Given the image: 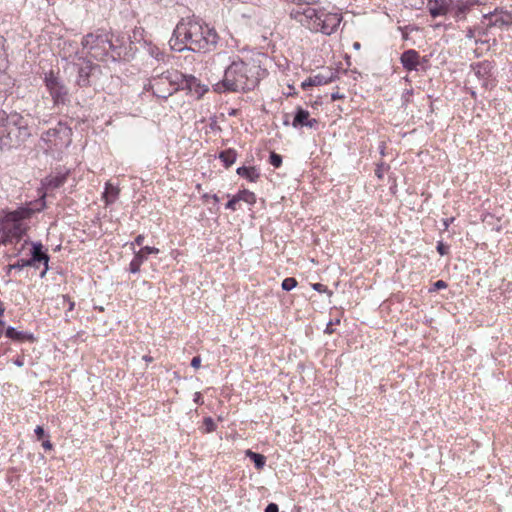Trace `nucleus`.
<instances>
[{"mask_svg":"<svg viewBox=\"0 0 512 512\" xmlns=\"http://www.w3.org/2000/svg\"><path fill=\"white\" fill-rule=\"evenodd\" d=\"M219 36L216 30L192 17L182 18L176 25L169 43L173 50L210 52L217 46Z\"/></svg>","mask_w":512,"mask_h":512,"instance_id":"obj_1","label":"nucleus"},{"mask_svg":"<svg viewBox=\"0 0 512 512\" xmlns=\"http://www.w3.org/2000/svg\"><path fill=\"white\" fill-rule=\"evenodd\" d=\"M258 74L257 66L238 58L226 67L223 79L213 84V90L217 93L251 91L259 84Z\"/></svg>","mask_w":512,"mask_h":512,"instance_id":"obj_2","label":"nucleus"},{"mask_svg":"<svg viewBox=\"0 0 512 512\" xmlns=\"http://www.w3.org/2000/svg\"><path fill=\"white\" fill-rule=\"evenodd\" d=\"M290 17L311 32L333 34L342 21L340 13L316 10L311 6L299 5L290 10Z\"/></svg>","mask_w":512,"mask_h":512,"instance_id":"obj_3","label":"nucleus"},{"mask_svg":"<svg viewBox=\"0 0 512 512\" xmlns=\"http://www.w3.org/2000/svg\"><path fill=\"white\" fill-rule=\"evenodd\" d=\"M44 207L45 202L43 199H40L35 203L30 202L15 210H1L0 232H5L19 242L30 229L27 221H29L35 213L42 211Z\"/></svg>","mask_w":512,"mask_h":512,"instance_id":"obj_4","label":"nucleus"},{"mask_svg":"<svg viewBox=\"0 0 512 512\" xmlns=\"http://www.w3.org/2000/svg\"><path fill=\"white\" fill-rule=\"evenodd\" d=\"M82 46L92 58L98 61H107L108 59L116 61L121 56L120 47L113 43L109 33L101 30L84 36Z\"/></svg>","mask_w":512,"mask_h":512,"instance_id":"obj_5","label":"nucleus"},{"mask_svg":"<svg viewBox=\"0 0 512 512\" xmlns=\"http://www.w3.org/2000/svg\"><path fill=\"white\" fill-rule=\"evenodd\" d=\"M181 79L182 72L176 69H167L162 72L154 69L151 78L144 88L147 91L151 90L154 96L166 100L181 90Z\"/></svg>","mask_w":512,"mask_h":512,"instance_id":"obj_6","label":"nucleus"},{"mask_svg":"<svg viewBox=\"0 0 512 512\" xmlns=\"http://www.w3.org/2000/svg\"><path fill=\"white\" fill-rule=\"evenodd\" d=\"M479 0H428V9L432 17L449 15L456 21L466 19L467 14Z\"/></svg>","mask_w":512,"mask_h":512,"instance_id":"obj_7","label":"nucleus"},{"mask_svg":"<svg viewBox=\"0 0 512 512\" xmlns=\"http://www.w3.org/2000/svg\"><path fill=\"white\" fill-rule=\"evenodd\" d=\"M21 119L17 113L7 115L5 111H0V151L9 150L18 144L14 138L16 131L24 136L28 135L27 127L20 126Z\"/></svg>","mask_w":512,"mask_h":512,"instance_id":"obj_8","label":"nucleus"},{"mask_svg":"<svg viewBox=\"0 0 512 512\" xmlns=\"http://www.w3.org/2000/svg\"><path fill=\"white\" fill-rule=\"evenodd\" d=\"M72 130L63 122L58 124L41 136V140L45 142L49 149H62L68 147L71 143Z\"/></svg>","mask_w":512,"mask_h":512,"instance_id":"obj_9","label":"nucleus"},{"mask_svg":"<svg viewBox=\"0 0 512 512\" xmlns=\"http://www.w3.org/2000/svg\"><path fill=\"white\" fill-rule=\"evenodd\" d=\"M44 83L55 107L66 105L69 102L68 88L53 71L45 73Z\"/></svg>","mask_w":512,"mask_h":512,"instance_id":"obj_10","label":"nucleus"},{"mask_svg":"<svg viewBox=\"0 0 512 512\" xmlns=\"http://www.w3.org/2000/svg\"><path fill=\"white\" fill-rule=\"evenodd\" d=\"M181 90H187L188 93L196 95L197 98L202 97L207 91L208 87L200 82L193 75H186L182 73V79L180 80Z\"/></svg>","mask_w":512,"mask_h":512,"instance_id":"obj_11","label":"nucleus"},{"mask_svg":"<svg viewBox=\"0 0 512 512\" xmlns=\"http://www.w3.org/2000/svg\"><path fill=\"white\" fill-rule=\"evenodd\" d=\"M31 246V257L27 260L31 262V267L34 268H38V263L43 262L45 268L41 272L40 276L44 277L49 269V255L43 250L44 247L41 242H32Z\"/></svg>","mask_w":512,"mask_h":512,"instance_id":"obj_12","label":"nucleus"},{"mask_svg":"<svg viewBox=\"0 0 512 512\" xmlns=\"http://www.w3.org/2000/svg\"><path fill=\"white\" fill-rule=\"evenodd\" d=\"M483 19L489 20L487 27H509L512 25V13L507 11L498 12L495 9L493 12H489L483 15Z\"/></svg>","mask_w":512,"mask_h":512,"instance_id":"obj_13","label":"nucleus"},{"mask_svg":"<svg viewBox=\"0 0 512 512\" xmlns=\"http://www.w3.org/2000/svg\"><path fill=\"white\" fill-rule=\"evenodd\" d=\"M99 69L100 67L97 64H94L91 61H84V63L78 68V76L76 80L77 85L80 87L89 86L90 77Z\"/></svg>","mask_w":512,"mask_h":512,"instance_id":"obj_14","label":"nucleus"},{"mask_svg":"<svg viewBox=\"0 0 512 512\" xmlns=\"http://www.w3.org/2000/svg\"><path fill=\"white\" fill-rule=\"evenodd\" d=\"M309 116H310L309 111L298 106L295 111L292 126L294 128H299V127H304V126L309 127V128H314L318 124V121L314 118H310Z\"/></svg>","mask_w":512,"mask_h":512,"instance_id":"obj_15","label":"nucleus"},{"mask_svg":"<svg viewBox=\"0 0 512 512\" xmlns=\"http://www.w3.org/2000/svg\"><path fill=\"white\" fill-rule=\"evenodd\" d=\"M400 62L407 71H417L420 65V55L414 49H408L401 54Z\"/></svg>","mask_w":512,"mask_h":512,"instance_id":"obj_16","label":"nucleus"},{"mask_svg":"<svg viewBox=\"0 0 512 512\" xmlns=\"http://www.w3.org/2000/svg\"><path fill=\"white\" fill-rule=\"evenodd\" d=\"M332 80H333L332 74L330 76H325L323 74H317V75L311 76V77L307 78L306 80H304L301 83V87H302V89L306 90L309 87L321 86V85L328 84V83L332 82Z\"/></svg>","mask_w":512,"mask_h":512,"instance_id":"obj_17","label":"nucleus"},{"mask_svg":"<svg viewBox=\"0 0 512 512\" xmlns=\"http://www.w3.org/2000/svg\"><path fill=\"white\" fill-rule=\"evenodd\" d=\"M5 335L7 338L12 339L14 341L24 342L29 341L33 342L35 340L33 334L24 332V331H18L16 328L9 326L6 331Z\"/></svg>","mask_w":512,"mask_h":512,"instance_id":"obj_18","label":"nucleus"},{"mask_svg":"<svg viewBox=\"0 0 512 512\" xmlns=\"http://www.w3.org/2000/svg\"><path fill=\"white\" fill-rule=\"evenodd\" d=\"M236 172L250 182H256L260 177L258 169L254 166H241L237 168Z\"/></svg>","mask_w":512,"mask_h":512,"instance_id":"obj_19","label":"nucleus"},{"mask_svg":"<svg viewBox=\"0 0 512 512\" xmlns=\"http://www.w3.org/2000/svg\"><path fill=\"white\" fill-rule=\"evenodd\" d=\"M119 188L112 185L110 182L105 184V190L103 192V199L106 205L114 203L119 195Z\"/></svg>","mask_w":512,"mask_h":512,"instance_id":"obj_20","label":"nucleus"},{"mask_svg":"<svg viewBox=\"0 0 512 512\" xmlns=\"http://www.w3.org/2000/svg\"><path fill=\"white\" fill-rule=\"evenodd\" d=\"M67 180V173H60L54 176H49L45 179V185L49 189H57L61 187Z\"/></svg>","mask_w":512,"mask_h":512,"instance_id":"obj_21","label":"nucleus"},{"mask_svg":"<svg viewBox=\"0 0 512 512\" xmlns=\"http://www.w3.org/2000/svg\"><path fill=\"white\" fill-rule=\"evenodd\" d=\"M219 158L223 162L226 168L233 165L237 158V152L235 149L229 148L219 153Z\"/></svg>","mask_w":512,"mask_h":512,"instance_id":"obj_22","label":"nucleus"},{"mask_svg":"<svg viewBox=\"0 0 512 512\" xmlns=\"http://www.w3.org/2000/svg\"><path fill=\"white\" fill-rule=\"evenodd\" d=\"M245 455L254 462L255 468L258 470L263 469L266 464V457L262 454L253 452L251 450H246Z\"/></svg>","mask_w":512,"mask_h":512,"instance_id":"obj_23","label":"nucleus"},{"mask_svg":"<svg viewBox=\"0 0 512 512\" xmlns=\"http://www.w3.org/2000/svg\"><path fill=\"white\" fill-rule=\"evenodd\" d=\"M236 195H237V198L239 201H244L250 205H253L256 202L255 193H253L249 190H246V189L240 190Z\"/></svg>","mask_w":512,"mask_h":512,"instance_id":"obj_24","label":"nucleus"},{"mask_svg":"<svg viewBox=\"0 0 512 512\" xmlns=\"http://www.w3.org/2000/svg\"><path fill=\"white\" fill-rule=\"evenodd\" d=\"M159 250L155 247L145 246L141 248L138 252L135 253L134 256H140L143 258V262L147 260L149 254H157Z\"/></svg>","mask_w":512,"mask_h":512,"instance_id":"obj_25","label":"nucleus"},{"mask_svg":"<svg viewBox=\"0 0 512 512\" xmlns=\"http://www.w3.org/2000/svg\"><path fill=\"white\" fill-rule=\"evenodd\" d=\"M142 263L143 258H141L140 256H134L132 261L130 262L129 271L131 273H138L140 271Z\"/></svg>","mask_w":512,"mask_h":512,"instance_id":"obj_26","label":"nucleus"},{"mask_svg":"<svg viewBox=\"0 0 512 512\" xmlns=\"http://www.w3.org/2000/svg\"><path fill=\"white\" fill-rule=\"evenodd\" d=\"M298 282L293 277H287L282 281L281 287L285 291H291L297 286Z\"/></svg>","mask_w":512,"mask_h":512,"instance_id":"obj_27","label":"nucleus"},{"mask_svg":"<svg viewBox=\"0 0 512 512\" xmlns=\"http://www.w3.org/2000/svg\"><path fill=\"white\" fill-rule=\"evenodd\" d=\"M216 429V424L211 417H205L203 420V431L211 433Z\"/></svg>","mask_w":512,"mask_h":512,"instance_id":"obj_28","label":"nucleus"},{"mask_svg":"<svg viewBox=\"0 0 512 512\" xmlns=\"http://www.w3.org/2000/svg\"><path fill=\"white\" fill-rule=\"evenodd\" d=\"M477 68H478L477 72H476L477 74L486 75V74L490 73L492 66L489 62L485 61V62L479 63Z\"/></svg>","mask_w":512,"mask_h":512,"instance_id":"obj_29","label":"nucleus"},{"mask_svg":"<svg viewBox=\"0 0 512 512\" xmlns=\"http://www.w3.org/2000/svg\"><path fill=\"white\" fill-rule=\"evenodd\" d=\"M17 242L18 241H16L12 236L6 234L5 232H0V245L6 246Z\"/></svg>","mask_w":512,"mask_h":512,"instance_id":"obj_30","label":"nucleus"},{"mask_svg":"<svg viewBox=\"0 0 512 512\" xmlns=\"http://www.w3.org/2000/svg\"><path fill=\"white\" fill-rule=\"evenodd\" d=\"M270 164L272 166H274L275 168H278L281 166L282 164V157L281 155L275 153V152H272L270 154V160H269Z\"/></svg>","mask_w":512,"mask_h":512,"instance_id":"obj_31","label":"nucleus"},{"mask_svg":"<svg viewBox=\"0 0 512 512\" xmlns=\"http://www.w3.org/2000/svg\"><path fill=\"white\" fill-rule=\"evenodd\" d=\"M14 269L21 270L25 267H31V262L27 259H20L13 264Z\"/></svg>","mask_w":512,"mask_h":512,"instance_id":"obj_32","label":"nucleus"},{"mask_svg":"<svg viewBox=\"0 0 512 512\" xmlns=\"http://www.w3.org/2000/svg\"><path fill=\"white\" fill-rule=\"evenodd\" d=\"M239 202L237 195H234L225 205L226 209L236 210V204Z\"/></svg>","mask_w":512,"mask_h":512,"instance_id":"obj_33","label":"nucleus"},{"mask_svg":"<svg viewBox=\"0 0 512 512\" xmlns=\"http://www.w3.org/2000/svg\"><path fill=\"white\" fill-rule=\"evenodd\" d=\"M446 287H447V283L445 281L438 280L434 283L433 289H431L430 291H436V290L444 289Z\"/></svg>","mask_w":512,"mask_h":512,"instance_id":"obj_34","label":"nucleus"},{"mask_svg":"<svg viewBox=\"0 0 512 512\" xmlns=\"http://www.w3.org/2000/svg\"><path fill=\"white\" fill-rule=\"evenodd\" d=\"M31 243H32L31 241H29V240H25V241L21 244L20 248L16 249V252L13 254V256L18 257V256L23 252V250L25 249V247H26L27 245H31Z\"/></svg>","mask_w":512,"mask_h":512,"instance_id":"obj_35","label":"nucleus"},{"mask_svg":"<svg viewBox=\"0 0 512 512\" xmlns=\"http://www.w3.org/2000/svg\"><path fill=\"white\" fill-rule=\"evenodd\" d=\"M34 432H35L38 440H41L45 436V431H44L43 427H41V426H37L35 428Z\"/></svg>","mask_w":512,"mask_h":512,"instance_id":"obj_36","label":"nucleus"},{"mask_svg":"<svg viewBox=\"0 0 512 512\" xmlns=\"http://www.w3.org/2000/svg\"><path fill=\"white\" fill-rule=\"evenodd\" d=\"M265 512H279L278 505L275 503H270L266 506Z\"/></svg>","mask_w":512,"mask_h":512,"instance_id":"obj_37","label":"nucleus"},{"mask_svg":"<svg viewBox=\"0 0 512 512\" xmlns=\"http://www.w3.org/2000/svg\"><path fill=\"white\" fill-rule=\"evenodd\" d=\"M201 365V358L199 356H196L191 361V366L195 369H198Z\"/></svg>","mask_w":512,"mask_h":512,"instance_id":"obj_38","label":"nucleus"},{"mask_svg":"<svg viewBox=\"0 0 512 512\" xmlns=\"http://www.w3.org/2000/svg\"><path fill=\"white\" fill-rule=\"evenodd\" d=\"M313 289L318 292H323V291H326L327 288H326V286H324L321 283H315V284H313Z\"/></svg>","mask_w":512,"mask_h":512,"instance_id":"obj_39","label":"nucleus"},{"mask_svg":"<svg viewBox=\"0 0 512 512\" xmlns=\"http://www.w3.org/2000/svg\"><path fill=\"white\" fill-rule=\"evenodd\" d=\"M437 251L440 255H445L447 253L446 248L442 242H439L437 245Z\"/></svg>","mask_w":512,"mask_h":512,"instance_id":"obj_40","label":"nucleus"},{"mask_svg":"<svg viewBox=\"0 0 512 512\" xmlns=\"http://www.w3.org/2000/svg\"><path fill=\"white\" fill-rule=\"evenodd\" d=\"M42 447L45 450H51L53 448V445H52V443H51V441L49 439H46V440H43Z\"/></svg>","mask_w":512,"mask_h":512,"instance_id":"obj_41","label":"nucleus"},{"mask_svg":"<svg viewBox=\"0 0 512 512\" xmlns=\"http://www.w3.org/2000/svg\"><path fill=\"white\" fill-rule=\"evenodd\" d=\"M320 2V0H301V4L305 6H310L312 4H316Z\"/></svg>","mask_w":512,"mask_h":512,"instance_id":"obj_42","label":"nucleus"},{"mask_svg":"<svg viewBox=\"0 0 512 512\" xmlns=\"http://www.w3.org/2000/svg\"><path fill=\"white\" fill-rule=\"evenodd\" d=\"M13 363L18 366V367H22L24 366V358L23 357H18L16 358Z\"/></svg>","mask_w":512,"mask_h":512,"instance_id":"obj_43","label":"nucleus"},{"mask_svg":"<svg viewBox=\"0 0 512 512\" xmlns=\"http://www.w3.org/2000/svg\"><path fill=\"white\" fill-rule=\"evenodd\" d=\"M144 241V236L143 235H138L136 238H135V241L134 243L138 246L142 245Z\"/></svg>","mask_w":512,"mask_h":512,"instance_id":"obj_44","label":"nucleus"},{"mask_svg":"<svg viewBox=\"0 0 512 512\" xmlns=\"http://www.w3.org/2000/svg\"><path fill=\"white\" fill-rule=\"evenodd\" d=\"M332 326H333V323L330 321V322L327 324L326 329H325V331H324V332H325V333H327V334H332V333H333V331H334V330H333V328H332Z\"/></svg>","mask_w":512,"mask_h":512,"instance_id":"obj_45","label":"nucleus"},{"mask_svg":"<svg viewBox=\"0 0 512 512\" xmlns=\"http://www.w3.org/2000/svg\"><path fill=\"white\" fill-rule=\"evenodd\" d=\"M453 221H454L453 217L450 218V219H443V226H444V228L447 229L449 227L450 223L453 222Z\"/></svg>","mask_w":512,"mask_h":512,"instance_id":"obj_46","label":"nucleus"},{"mask_svg":"<svg viewBox=\"0 0 512 512\" xmlns=\"http://www.w3.org/2000/svg\"><path fill=\"white\" fill-rule=\"evenodd\" d=\"M331 98H332V100H337V99L342 98V95H340L338 92H336L331 95Z\"/></svg>","mask_w":512,"mask_h":512,"instance_id":"obj_47","label":"nucleus"},{"mask_svg":"<svg viewBox=\"0 0 512 512\" xmlns=\"http://www.w3.org/2000/svg\"><path fill=\"white\" fill-rule=\"evenodd\" d=\"M353 48H354L355 50H360V48H361V44H360L359 42H354V43H353Z\"/></svg>","mask_w":512,"mask_h":512,"instance_id":"obj_48","label":"nucleus"},{"mask_svg":"<svg viewBox=\"0 0 512 512\" xmlns=\"http://www.w3.org/2000/svg\"><path fill=\"white\" fill-rule=\"evenodd\" d=\"M143 360H145L146 362H151L153 360V358L148 355H145V356H143Z\"/></svg>","mask_w":512,"mask_h":512,"instance_id":"obj_49","label":"nucleus"},{"mask_svg":"<svg viewBox=\"0 0 512 512\" xmlns=\"http://www.w3.org/2000/svg\"><path fill=\"white\" fill-rule=\"evenodd\" d=\"M211 198H212V199L214 200V202H216V203L220 201L219 197H218L216 194L212 195V196H211Z\"/></svg>","mask_w":512,"mask_h":512,"instance_id":"obj_50","label":"nucleus"},{"mask_svg":"<svg viewBox=\"0 0 512 512\" xmlns=\"http://www.w3.org/2000/svg\"><path fill=\"white\" fill-rule=\"evenodd\" d=\"M74 308V302L69 301V311L73 310Z\"/></svg>","mask_w":512,"mask_h":512,"instance_id":"obj_51","label":"nucleus"},{"mask_svg":"<svg viewBox=\"0 0 512 512\" xmlns=\"http://www.w3.org/2000/svg\"><path fill=\"white\" fill-rule=\"evenodd\" d=\"M12 266H13V264H10V265L7 266V271L8 272H10L11 270L14 269V267H12Z\"/></svg>","mask_w":512,"mask_h":512,"instance_id":"obj_52","label":"nucleus"},{"mask_svg":"<svg viewBox=\"0 0 512 512\" xmlns=\"http://www.w3.org/2000/svg\"><path fill=\"white\" fill-rule=\"evenodd\" d=\"M3 314H4V308L0 307V318L3 316Z\"/></svg>","mask_w":512,"mask_h":512,"instance_id":"obj_53","label":"nucleus"},{"mask_svg":"<svg viewBox=\"0 0 512 512\" xmlns=\"http://www.w3.org/2000/svg\"><path fill=\"white\" fill-rule=\"evenodd\" d=\"M468 37H470V38H471V37H473L472 30H469V32H468Z\"/></svg>","mask_w":512,"mask_h":512,"instance_id":"obj_54","label":"nucleus"},{"mask_svg":"<svg viewBox=\"0 0 512 512\" xmlns=\"http://www.w3.org/2000/svg\"><path fill=\"white\" fill-rule=\"evenodd\" d=\"M4 321L0 318V327H3L4 326Z\"/></svg>","mask_w":512,"mask_h":512,"instance_id":"obj_55","label":"nucleus"},{"mask_svg":"<svg viewBox=\"0 0 512 512\" xmlns=\"http://www.w3.org/2000/svg\"><path fill=\"white\" fill-rule=\"evenodd\" d=\"M4 95L2 93V91L0 90V101L3 99Z\"/></svg>","mask_w":512,"mask_h":512,"instance_id":"obj_56","label":"nucleus"},{"mask_svg":"<svg viewBox=\"0 0 512 512\" xmlns=\"http://www.w3.org/2000/svg\"><path fill=\"white\" fill-rule=\"evenodd\" d=\"M199 398H200V395H199V394H197V397H196L195 401H196V402H198V401H199Z\"/></svg>","mask_w":512,"mask_h":512,"instance_id":"obj_57","label":"nucleus"}]
</instances>
